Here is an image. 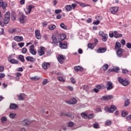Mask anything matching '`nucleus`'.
Instances as JSON below:
<instances>
[{
	"mask_svg": "<svg viewBox=\"0 0 131 131\" xmlns=\"http://www.w3.org/2000/svg\"><path fill=\"white\" fill-rule=\"evenodd\" d=\"M105 111L108 112V113H113V112L116 110V106L115 105H111L110 108L108 106L104 107Z\"/></svg>",
	"mask_w": 131,
	"mask_h": 131,
	"instance_id": "f257e3e1",
	"label": "nucleus"
},
{
	"mask_svg": "<svg viewBox=\"0 0 131 131\" xmlns=\"http://www.w3.org/2000/svg\"><path fill=\"white\" fill-rule=\"evenodd\" d=\"M52 45L54 47H57L58 43L59 42V39L58 38V36L56 37L54 36V35L52 36Z\"/></svg>",
	"mask_w": 131,
	"mask_h": 131,
	"instance_id": "f03ea898",
	"label": "nucleus"
},
{
	"mask_svg": "<svg viewBox=\"0 0 131 131\" xmlns=\"http://www.w3.org/2000/svg\"><path fill=\"white\" fill-rule=\"evenodd\" d=\"M9 22H10V12H7L5 14L4 23V24H8Z\"/></svg>",
	"mask_w": 131,
	"mask_h": 131,
	"instance_id": "7ed1b4c3",
	"label": "nucleus"
},
{
	"mask_svg": "<svg viewBox=\"0 0 131 131\" xmlns=\"http://www.w3.org/2000/svg\"><path fill=\"white\" fill-rule=\"evenodd\" d=\"M57 60L60 64L64 63V60H66V57L63 55H58L57 56Z\"/></svg>",
	"mask_w": 131,
	"mask_h": 131,
	"instance_id": "20e7f679",
	"label": "nucleus"
},
{
	"mask_svg": "<svg viewBox=\"0 0 131 131\" xmlns=\"http://www.w3.org/2000/svg\"><path fill=\"white\" fill-rule=\"evenodd\" d=\"M105 86V89H106L107 91H111V90L113 89V83H112L111 81H108L106 82V84Z\"/></svg>",
	"mask_w": 131,
	"mask_h": 131,
	"instance_id": "39448f33",
	"label": "nucleus"
},
{
	"mask_svg": "<svg viewBox=\"0 0 131 131\" xmlns=\"http://www.w3.org/2000/svg\"><path fill=\"white\" fill-rule=\"evenodd\" d=\"M33 8H34V6L31 5H29L27 8L25 9V12L26 14V15H28L29 14H30V13L31 12V11L32 10V9H33Z\"/></svg>",
	"mask_w": 131,
	"mask_h": 131,
	"instance_id": "423d86ee",
	"label": "nucleus"
},
{
	"mask_svg": "<svg viewBox=\"0 0 131 131\" xmlns=\"http://www.w3.org/2000/svg\"><path fill=\"white\" fill-rule=\"evenodd\" d=\"M59 42H61L62 40H64L66 38V35L65 34H60L57 35Z\"/></svg>",
	"mask_w": 131,
	"mask_h": 131,
	"instance_id": "0eeeda50",
	"label": "nucleus"
},
{
	"mask_svg": "<svg viewBox=\"0 0 131 131\" xmlns=\"http://www.w3.org/2000/svg\"><path fill=\"white\" fill-rule=\"evenodd\" d=\"M22 125H25V126H28L30 123H31V121L29 119H25L21 122Z\"/></svg>",
	"mask_w": 131,
	"mask_h": 131,
	"instance_id": "6e6552de",
	"label": "nucleus"
},
{
	"mask_svg": "<svg viewBox=\"0 0 131 131\" xmlns=\"http://www.w3.org/2000/svg\"><path fill=\"white\" fill-rule=\"evenodd\" d=\"M21 30L19 29L16 28V29H14V28H11L9 29V32L10 33H19Z\"/></svg>",
	"mask_w": 131,
	"mask_h": 131,
	"instance_id": "1a4fd4ad",
	"label": "nucleus"
},
{
	"mask_svg": "<svg viewBox=\"0 0 131 131\" xmlns=\"http://www.w3.org/2000/svg\"><path fill=\"white\" fill-rule=\"evenodd\" d=\"M66 102L69 105H75L77 103V100L75 98H73L70 101H66Z\"/></svg>",
	"mask_w": 131,
	"mask_h": 131,
	"instance_id": "9d476101",
	"label": "nucleus"
},
{
	"mask_svg": "<svg viewBox=\"0 0 131 131\" xmlns=\"http://www.w3.org/2000/svg\"><path fill=\"white\" fill-rule=\"evenodd\" d=\"M29 52L32 55H36V50H34V45H31L30 47Z\"/></svg>",
	"mask_w": 131,
	"mask_h": 131,
	"instance_id": "9b49d317",
	"label": "nucleus"
},
{
	"mask_svg": "<svg viewBox=\"0 0 131 131\" xmlns=\"http://www.w3.org/2000/svg\"><path fill=\"white\" fill-rule=\"evenodd\" d=\"M38 54L39 56H43L45 55V48L42 46L40 47V49L38 50Z\"/></svg>",
	"mask_w": 131,
	"mask_h": 131,
	"instance_id": "f8f14e48",
	"label": "nucleus"
},
{
	"mask_svg": "<svg viewBox=\"0 0 131 131\" xmlns=\"http://www.w3.org/2000/svg\"><path fill=\"white\" fill-rule=\"evenodd\" d=\"M111 14H116L118 12V7H113L110 9Z\"/></svg>",
	"mask_w": 131,
	"mask_h": 131,
	"instance_id": "ddd939ff",
	"label": "nucleus"
},
{
	"mask_svg": "<svg viewBox=\"0 0 131 131\" xmlns=\"http://www.w3.org/2000/svg\"><path fill=\"white\" fill-rule=\"evenodd\" d=\"M35 37L37 39H41V35L40 34V31L36 30L35 31Z\"/></svg>",
	"mask_w": 131,
	"mask_h": 131,
	"instance_id": "4468645a",
	"label": "nucleus"
},
{
	"mask_svg": "<svg viewBox=\"0 0 131 131\" xmlns=\"http://www.w3.org/2000/svg\"><path fill=\"white\" fill-rule=\"evenodd\" d=\"M113 96L112 95H107V96H103L101 97V100L103 101H107V100H110L113 99Z\"/></svg>",
	"mask_w": 131,
	"mask_h": 131,
	"instance_id": "2eb2a0df",
	"label": "nucleus"
},
{
	"mask_svg": "<svg viewBox=\"0 0 131 131\" xmlns=\"http://www.w3.org/2000/svg\"><path fill=\"white\" fill-rule=\"evenodd\" d=\"M14 40L15 41L20 42L23 40V37L19 36H15L14 37Z\"/></svg>",
	"mask_w": 131,
	"mask_h": 131,
	"instance_id": "dca6fc26",
	"label": "nucleus"
},
{
	"mask_svg": "<svg viewBox=\"0 0 131 131\" xmlns=\"http://www.w3.org/2000/svg\"><path fill=\"white\" fill-rule=\"evenodd\" d=\"M59 42V47L60 49H66L67 48V42Z\"/></svg>",
	"mask_w": 131,
	"mask_h": 131,
	"instance_id": "f3484780",
	"label": "nucleus"
},
{
	"mask_svg": "<svg viewBox=\"0 0 131 131\" xmlns=\"http://www.w3.org/2000/svg\"><path fill=\"white\" fill-rule=\"evenodd\" d=\"M26 59L28 62H32V63H34L35 62V59L31 56H27L26 57Z\"/></svg>",
	"mask_w": 131,
	"mask_h": 131,
	"instance_id": "a211bd4d",
	"label": "nucleus"
},
{
	"mask_svg": "<svg viewBox=\"0 0 131 131\" xmlns=\"http://www.w3.org/2000/svg\"><path fill=\"white\" fill-rule=\"evenodd\" d=\"M114 37L115 38H118L119 37H122V35L117 33V31H115L114 32Z\"/></svg>",
	"mask_w": 131,
	"mask_h": 131,
	"instance_id": "6ab92c4d",
	"label": "nucleus"
},
{
	"mask_svg": "<svg viewBox=\"0 0 131 131\" xmlns=\"http://www.w3.org/2000/svg\"><path fill=\"white\" fill-rule=\"evenodd\" d=\"M96 88L97 89L99 90H105L106 89V86L104 84H99L96 85Z\"/></svg>",
	"mask_w": 131,
	"mask_h": 131,
	"instance_id": "aec40b11",
	"label": "nucleus"
},
{
	"mask_svg": "<svg viewBox=\"0 0 131 131\" xmlns=\"http://www.w3.org/2000/svg\"><path fill=\"white\" fill-rule=\"evenodd\" d=\"M49 66H50V63L49 62H43L42 64V67L45 70H47V69H48V67H49Z\"/></svg>",
	"mask_w": 131,
	"mask_h": 131,
	"instance_id": "412c9836",
	"label": "nucleus"
},
{
	"mask_svg": "<svg viewBox=\"0 0 131 131\" xmlns=\"http://www.w3.org/2000/svg\"><path fill=\"white\" fill-rule=\"evenodd\" d=\"M123 50L122 49H119L117 51V55L118 57H122V52Z\"/></svg>",
	"mask_w": 131,
	"mask_h": 131,
	"instance_id": "4be33fe9",
	"label": "nucleus"
},
{
	"mask_svg": "<svg viewBox=\"0 0 131 131\" xmlns=\"http://www.w3.org/2000/svg\"><path fill=\"white\" fill-rule=\"evenodd\" d=\"M21 17L19 18V20L20 22V23H24L25 19V15H24V14H23V13H21L20 14Z\"/></svg>",
	"mask_w": 131,
	"mask_h": 131,
	"instance_id": "5701e85b",
	"label": "nucleus"
},
{
	"mask_svg": "<svg viewBox=\"0 0 131 131\" xmlns=\"http://www.w3.org/2000/svg\"><path fill=\"white\" fill-rule=\"evenodd\" d=\"M10 109H12V110H16L17 108H18V105L14 103H12L10 105Z\"/></svg>",
	"mask_w": 131,
	"mask_h": 131,
	"instance_id": "b1692460",
	"label": "nucleus"
},
{
	"mask_svg": "<svg viewBox=\"0 0 131 131\" xmlns=\"http://www.w3.org/2000/svg\"><path fill=\"white\" fill-rule=\"evenodd\" d=\"M64 9H66L67 12H70L72 10V7H71V5H66Z\"/></svg>",
	"mask_w": 131,
	"mask_h": 131,
	"instance_id": "393cba45",
	"label": "nucleus"
},
{
	"mask_svg": "<svg viewBox=\"0 0 131 131\" xmlns=\"http://www.w3.org/2000/svg\"><path fill=\"white\" fill-rule=\"evenodd\" d=\"M9 62H10V63H11V64H18V60H16L15 59H9V60H8Z\"/></svg>",
	"mask_w": 131,
	"mask_h": 131,
	"instance_id": "a878e982",
	"label": "nucleus"
},
{
	"mask_svg": "<svg viewBox=\"0 0 131 131\" xmlns=\"http://www.w3.org/2000/svg\"><path fill=\"white\" fill-rule=\"evenodd\" d=\"M121 48V44L119 43V42H116L115 44V49L116 50H119Z\"/></svg>",
	"mask_w": 131,
	"mask_h": 131,
	"instance_id": "bb28decb",
	"label": "nucleus"
},
{
	"mask_svg": "<svg viewBox=\"0 0 131 131\" xmlns=\"http://www.w3.org/2000/svg\"><path fill=\"white\" fill-rule=\"evenodd\" d=\"M101 37H102V41L106 42L107 40L108 35H107V34H104V35Z\"/></svg>",
	"mask_w": 131,
	"mask_h": 131,
	"instance_id": "cd10ccee",
	"label": "nucleus"
},
{
	"mask_svg": "<svg viewBox=\"0 0 131 131\" xmlns=\"http://www.w3.org/2000/svg\"><path fill=\"white\" fill-rule=\"evenodd\" d=\"M18 58L20 60V62H22L23 63H24L25 62V59H24V56L23 55H19L18 56Z\"/></svg>",
	"mask_w": 131,
	"mask_h": 131,
	"instance_id": "c85d7f7f",
	"label": "nucleus"
},
{
	"mask_svg": "<svg viewBox=\"0 0 131 131\" xmlns=\"http://www.w3.org/2000/svg\"><path fill=\"white\" fill-rule=\"evenodd\" d=\"M24 97H25V95L24 94H21L18 96V99L19 101H23L24 100Z\"/></svg>",
	"mask_w": 131,
	"mask_h": 131,
	"instance_id": "c756f323",
	"label": "nucleus"
},
{
	"mask_svg": "<svg viewBox=\"0 0 131 131\" xmlns=\"http://www.w3.org/2000/svg\"><path fill=\"white\" fill-rule=\"evenodd\" d=\"M0 7H2L3 9L7 8V4H4L3 0H0Z\"/></svg>",
	"mask_w": 131,
	"mask_h": 131,
	"instance_id": "7c9ffc66",
	"label": "nucleus"
},
{
	"mask_svg": "<svg viewBox=\"0 0 131 131\" xmlns=\"http://www.w3.org/2000/svg\"><path fill=\"white\" fill-rule=\"evenodd\" d=\"M1 120L2 123H6V121L8 120V118L6 116H3L1 118Z\"/></svg>",
	"mask_w": 131,
	"mask_h": 131,
	"instance_id": "2f4dec72",
	"label": "nucleus"
},
{
	"mask_svg": "<svg viewBox=\"0 0 131 131\" xmlns=\"http://www.w3.org/2000/svg\"><path fill=\"white\" fill-rule=\"evenodd\" d=\"M48 28L49 30H54L56 29V25H50L48 26Z\"/></svg>",
	"mask_w": 131,
	"mask_h": 131,
	"instance_id": "473e14b6",
	"label": "nucleus"
},
{
	"mask_svg": "<svg viewBox=\"0 0 131 131\" xmlns=\"http://www.w3.org/2000/svg\"><path fill=\"white\" fill-rule=\"evenodd\" d=\"M74 70L76 71H82L83 69L79 66H77L74 67Z\"/></svg>",
	"mask_w": 131,
	"mask_h": 131,
	"instance_id": "72a5a7b5",
	"label": "nucleus"
},
{
	"mask_svg": "<svg viewBox=\"0 0 131 131\" xmlns=\"http://www.w3.org/2000/svg\"><path fill=\"white\" fill-rule=\"evenodd\" d=\"M57 80L61 82H65V78L63 77H57Z\"/></svg>",
	"mask_w": 131,
	"mask_h": 131,
	"instance_id": "f704fd0d",
	"label": "nucleus"
},
{
	"mask_svg": "<svg viewBox=\"0 0 131 131\" xmlns=\"http://www.w3.org/2000/svg\"><path fill=\"white\" fill-rule=\"evenodd\" d=\"M105 52H106L105 48H99L97 50V53H105Z\"/></svg>",
	"mask_w": 131,
	"mask_h": 131,
	"instance_id": "c9c22d12",
	"label": "nucleus"
},
{
	"mask_svg": "<svg viewBox=\"0 0 131 131\" xmlns=\"http://www.w3.org/2000/svg\"><path fill=\"white\" fill-rule=\"evenodd\" d=\"M16 115H17V114H14V113H10L9 115V117L11 119H14V118H15V117H16Z\"/></svg>",
	"mask_w": 131,
	"mask_h": 131,
	"instance_id": "e433bc0d",
	"label": "nucleus"
},
{
	"mask_svg": "<svg viewBox=\"0 0 131 131\" xmlns=\"http://www.w3.org/2000/svg\"><path fill=\"white\" fill-rule=\"evenodd\" d=\"M81 116L82 118H85V119H88V114L85 113H82L81 114Z\"/></svg>",
	"mask_w": 131,
	"mask_h": 131,
	"instance_id": "4c0bfd02",
	"label": "nucleus"
},
{
	"mask_svg": "<svg viewBox=\"0 0 131 131\" xmlns=\"http://www.w3.org/2000/svg\"><path fill=\"white\" fill-rule=\"evenodd\" d=\"M128 114V112L125 111H123L122 112V117H125V116H126V115H127Z\"/></svg>",
	"mask_w": 131,
	"mask_h": 131,
	"instance_id": "58836bf2",
	"label": "nucleus"
},
{
	"mask_svg": "<svg viewBox=\"0 0 131 131\" xmlns=\"http://www.w3.org/2000/svg\"><path fill=\"white\" fill-rule=\"evenodd\" d=\"M121 84H122V85H124L125 86L128 85V84H129V82H128L125 80H124L123 81V82L121 83Z\"/></svg>",
	"mask_w": 131,
	"mask_h": 131,
	"instance_id": "ea45409f",
	"label": "nucleus"
},
{
	"mask_svg": "<svg viewBox=\"0 0 131 131\" xmlns=\"http://www.w3.org/2000/svg\"><path fill=\"white\" fill-rule=\"evenodd\" d=\"M112 123V122H111V121H110V120H108L105 122V126L111 125Z\"/></svg>",
	"mask_w": 131,
	"mask_h": 131,
	"instance_id": "a19ab883",
	"label": "nucleus"
},
{
	"mask_svg": "<svg viewBox=\"0 0 131 131\" xmlns=\"http://www.w3.org/2000/svg\"><path fill=\"white\" fill-rule=\"evenodd\" d=\"M108 68H109V66H108V64H105L102 67V69H103V70H104V71H106V70H107Z\"/></svg>",
	"mask_w": 131,
	"mask_h": 131,
	"instance_id": "79ce46f5",
	"label": "nucleus"
},
{
	"mask_svg": "<svg viewBox=\"0 0 131 131\" xmlns=\"http://www.w3.org/2000/svg\"><path fill=\"white\" fill-rule=\"evenodd\" d=\"M95 117V114H91L89 115H88V119H93Z\"/></svg>",
	"mask_w": 131,
	"mask_h": 131,
	"instance_id": "37998d69",
	"label": "nucleus"
},
{
	"mask_svg": "<svg viewBox=\"0 0 131 131\" xmlns=\"http://www.w3.org/2000/svg\"><path fill=\"white\" fill-rule=\"evenodd\" d=\"M40 78L37 77V76H34V77H32L31 78H30V79H31L32 80H34V81H36V80H38Z\"/></svg>",
	"mask_w": 131,
	"mask_h": 131,
	"instance_id": "c03bdc74",
	"label": "nucleus"
},
{
	"mask_svg": "<svg viewBox=\"0 0 131 131\" xmlns=\"http://www.w3.org/2000/svg\"><path fill=\"white\" fill-rule=\"evenodd\" d=\"M60 26L62 29H67V27H66V26H65V24H64L63 23L60 24Z\"/></svg>",
	"mask_w": 131,
	"mask_h": 131,
	"instance_id": "a18cd8bd",
	"label": "nucleus"
},
{
	"mask_svg": "<svg viewBox=\"0 0 131 131\" xmlns=\"http://www.w3.org/2000/svg\"><path fill=\"white\" fill-rule=\"evenodd\" d=\"M21 53L23 54H26L27 53V48H24L22 50H21Z\"/></svg>",
	"mask_w": 131,
	"mask_h": 131,
	"instance_id": "49530a36",
	"label": "nucleus"
},
{
	"mask_svg": "<svg viewBox=\"0 0 131 131\" xmlns=\"http://www.w3.org/2000/svg\"><path fill=\"white\" fill-rule=\"evenodd\" d=\"M129 105V101H128V100H126L125 101V103H124L125 107H127V106Z\"/></svg>",
	"mask_w": 131,
	"mask_h": 131,
	"instance_id": "de8ad7c7",
	"label": "nucleus"
},
{
	"mask_svg": "<svg viewBox=\"0 0 131 131\" xmlns=\"http://www.w3.org/2000/svg\"><path fill=\"white\" fill-rule=\"evenodd\" d=\"M73 125H74V123H73V122L71 121L69 122L68 126H69V127H72Z\"/></svg>",
	"mask_w": 131,
	"mask_h": 131,
	"instance_id": "09e8293b",
	"label": "nucleus"
},
{
	"mask_svg": "<svg viewBox=\"0 0 131 131\" xmlns=\"http://www.w3.org/2000/svg\"><path fill=\"white\" fill-rule=\"evenodd\" d=\"M61 12H62V10L61 9H56L55 10V14H59V13H61Z\"/></svg>",
	"mask_w": 131,
	"mask_h": 131,
	"instance_id": "8fccbe9b",
	"label": "nucleus"
},
{
	"mask_svg": "<svg viewBox=\"0 0 131 131\" xmlns=\"http://www.w3.org/2000/svg\"><path fill=\"white\" fill-rule=\"evenodd\" d=\"M93 24H94V25H99V24H100V20L94 21Z\"/></svg>",
	"mask_w": 131,
	"mask_h": 131,
	"instance_id": "3c124183",
	"label": "nucleus"
},
{
	"mask_svg": "<svg viewBox=\"0 0 131 131\" xmlns=\"http://www.w3.org/2000/svg\"><path fill=\"white\" fill-rule=\"evenodd\" d=\"M70 79H71V82H72L73 84H74V83H75V82H76V81H75V79H74V78L71 77V78H70Z\"/></svg>",
	"mask_w": 131,
	"mask_h": 131,
	"instance_id": "603ef678",
	"label": "nucleus"
},
{
	"mask_svg": "<svg viewBox=\"0 0 131 131\" xmlns=\"http://www.w3.org/2000/svg\"><path fill=\"white\" fill-rule=\"evenodd\" d=\"M88 47L89 49H94V46H93V45L92 43H88Z\"/></svg>",
	"mask_w": 131,
	"mask_h": 131,
	"instance_id": "864d4df0",
	"label": "nucleus"
},
{
	"mask_svg": "<svg viewBox=\"0 0 131 131\" xmlns=\"http://www.w3.org/2000/svg\"><path fill=\"white\" fill-rule=\"evenodd\" d=\"M118 81H119V82H120V83H122L123 82V81L124 80H123V79H122V78H121V77H119V78H118Z\"/></svg>",
	"mask_w": 131,
	"mask_h": 131,
	"instance_id": "5fc2aeb1",
	"label": "nucleus"
},
{
	"mask_svg": "<svg viewBox=\"0 0 131 131\" xmlns=\"http://www.w3.org/2000/svg\"><path fill=\"white\" fill-rule=\"evenodd\" d=\"M98 34L100 36H103L105 34L103 31H99Z\"/></svg>",
	"mask_w": 131,
	"mask_h": 131,
	"instance_id": "6e6d98bb",
	"label": "nucleus"
},
{
	"mask_svg": "<svg viewBox=\"0 0 131 131\" xmlns=\"http://www.w3.org/2000/svg\"><path fill=\"white\" fill-rule=\"evenodd\" d=\"M6 76V75L4 73H0V78H4Z\"/></svg>",
	"mask_w": 131,
	"mask_h": 131,
	"instance_id": "4d7b16f0",
	"label": "nucleus"
},
{
	"mask_svg": "<svg viewBox=\"0 0 131 131\" xmlns=\"http://www.w3.org/2000/svg\"><path fill=\"white\" fill-rule=\"evenodd\" d=\"M67 89H68V90H69V91H73V87L71 86H67Z\"/></svg>",
	"mask_w": 131,
	"mask_h": 131,
	"instance_id": "13d9d810",
	"label": "nucleus"
},
{
	"mask_svg": "<svg viewBox=\"0 0 131 131\" xmlns=\"http://www.w3.org/2000/svg\"><path fill=\"white\" fill-rule=\"evenodd\" d=\"M120 43H121L122 46H124L125 45V40L122 39L120 41Z\"/></svg>",
	"mask_w": 131,
	"mask_h": 131,
	"instance_id": "bf43d9fd",
	"label": "nucleus"
},
{
	"mask_svg": "<svg viewBox=\"0 0 131 131\" xmlns=\"http://www.w3.org/2000/svg\"><path fill=\"white\" fill-rule=\"evenodd\" d=\"M25 43L24 42H20L18 43V46L20 47V48H23V47H24Z\"/></svg>",
	"mask_w": 131,
	"mask_h": 131,
	"instance_id": "052dcab7",
	"label": "nucleus"
},
{
	"mask_svg": "<svg viewBox=\"0 0 131 131\" xmlns=\"http://www.w3.org/2000/svg\"><path fill=\"white\" fill-rule=\"evenodd\" d=\"M5 70V67L3 66H0V72H4Z\"/></svg>",
	"mask_w": 131,
	"mask_h": 131,
	"instance_id": "680f3d73",
	"label": "nucleus"
},
{
	"mask_svg": "<svg viewBox=\"0 0 131 131\" xmlns=\"http://www.w3.org/2000/svg\"><path fill=\"white\" fill-rule=\"evenodd\" d=\"M122 73H124L125 74H126L127 72H128V71L127 69H123L122 71Z\"/></svg>",
	"mask_w": 131,
	"mask_h": 131,
	"instance_id": "e2e57ef3",
	"label": "nucleus"
},
{
	"mask_svg": "<svg viewBox=\"0 0 131 131\" xmlns=\"http://www.w3.org/2000/svg\"><path fill=\"white\" fill-rule=\"evenodd\" d=\"M61 18H62V15H61L60 14H57L56 15V19H58V20L61 19Z\"/></svg>",
	"mask_w": 131,
	"mask_h": 131,
	"instance_id": "0e129e2a",
	"label": "nucleus"
},
{
	"mask_svg": "<svg viewBox=\"0 0 131 131\" xmlns=\"http://www.w3.org/2000/svg\"><path fill=\"white\" fill-rule=\"evenodd\" d=\"M94 128H99V124L95 123L94 124Z\"/></svg>",
	"mask_w": 131,
	"mask_h": 131,
	"instance_id": "69168bd1",
	"label": "nucleus"
},
{
	"mask_svg": "<svg viewBox=\"0 0 131 131\" xmlns=\"http://www.w3.org/2000/svg\"><path fill=\"white\" fill-rule=\"evenodd\" d=\"M47 83H48V79H46L43 80V81L42 82V84L45 85V84H47Z\"/></svg>",
	"mask_w": 131,
	"mask_h": 131,
	"instance_id": "338daca9",
	"label": "nucleus"
},
{
	"mask_svg": "<svg viewBox=\"0 0 131 131\" xmlns=\"http://www.w3.org/2000/svg\"><path fill=\"white\" fill-rule=\"evenodd\" d=\"M126 47L127 49H131V43H126Z\"/></svg>",
	"mask_w": 131,
	"mask_h": 131,
	"instance_id": "774afa93",
	"label": "nucleus"
}]
</instances>
